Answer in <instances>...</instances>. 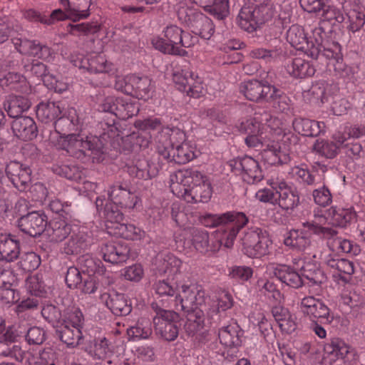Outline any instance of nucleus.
Masks as SVG:
<instances>
[{
	"mask_svg": "<svg viewBox=\"0 0 365 365\" xmlns=\"http://www.w3.org/2000/svg\"><path fill=\"white\" fill-rule=\"evenodd\" d=\"M302 278H305L312 285H319L326 281L324 272L315 264L305 262L300 268Z\"/></svg>",
	"mask_w": 365,
	"mask_h": 365,
	"instance_id": "52",
	"label": "nucleus"
},
{
	"mask_svg": "<svg viewBox=\"0 0 365 365\" xmlns=\"http://www.w3.org/2000/svg\"><path fill=\"white\" fill-rule=\"evenodd\" d=\"M176 182L184 188H190L192 185L205 182L207 176L195 168H190L177 171L175 174Z\"/></svg>",
	"mask_w": 365,
	"mask_h": 365,
	"instance_id": "41",
	"label": "nucleus"
},
{
	"mask_svg": "<svg viewBox=\"0 0 365 365\" xmlns=\"http://www.w3.org/2000/svg\"><path fill=\"white\" fill-rule=\"evenodd\" d=\"M108 197L110 202L121 208L133 209L138 202L137 195L122 184L111 186L108 190Z\"/></svg>",
	"mask_w": 365,
	"mask_h": 365,
	"instance_id": "23",
	"label": "nucleus"
},
{
	"mask_svg": "<svg viewBox=\"0 0 365 365\" xmlns=\"http://www.w3.org/2000/svg\"><path fill=\"white\" fill-rule=\"evenodd\" d=\"M218 20H223L230 14L229 0H192Z\"/></svg>",
	"mask_w": 365,
	"mask_h": 365,
	"instance_id": "36",
	"label": "nucleus"
},
{
	"mask_svg": "<svg viewBox=\"0 0 365 365\" xmlns=\"http://www.w3.org/2000/svg\"><path fill=\"white\" fill-rule=\"evenodd\" d=\"M164 37H155L152 44L155 49L165 54L185 56L187 52L183 48L194 45V38L176 25L170 24L163 30Z\"/></svg>",
	"mask_w": 365,
	"mask_h": 365,
	"instance_id": "4",
	"label": "nucleus"
},
{
	"mask_svg": "<svg viewBox=\"0 0 365 365\" xmlns=\"http://www.w3.org/2000/svg\"><path fill=\"white\" fill-rule=\"evenodd\" d=\"M98 110L110 113L118 118L127 120L139 112V107L130 98L108 96L100 103Z\"/></svg>",
	"mask_w": 365,
	"mask_h": 365,
	"instance_id": "11",
	"label": "nucleus"
},
{
	"mask_svg": "<svg viewBox=\"0 0 365 365\" xmlns=\"http://www.w3.org/2000/svg\"><path fill=\"white\" fill-rule=\"evenodd\" d=\"M36 113L39 120L43 123H48L56 120L61 114V103L41 102L36 106Z\"/></svg>",
	"mask_w": 365,
	"mask_h": 365,
	"instance_id": "45",
	"label": "nucleus"
},
{
	"mask_svg": "<svg viewBox=\"0 0 365 365\" xmlns=\"http://www.w3.org/2000/svg\"><path fill=\"white\" fill-rule=\"evenodd\" d=\"M330 223L334 226L345 227L356 217L353 207L348 208L331 207L328 210Z\"/></svg>",
	"mask_w": 365,
	"mask_h": 365,
	"instance_id": "44",
	"label": "nucleus"
},
{
	"mask_svg": "<svg viewBox=\"0 0 365 365\" xmlns=\"http://www.w3.org/2000/svg\"><path fill=\"white\" fill-rule=\"evenodd\" d=\"M287 72L294 78H304L311 77L315 73V68L312 64L301 58H294L287 66Z\"/></svg>",
	"mask_w": 365,
	"mask_h": 365,
	"instance_id": "47",
	"label": "nucleus"
},
{
	"mask_svg": "<svg viewBox=\"0 0 365 365\" xmlns=\"http://www.w3.org/2000/svg\"><path fill=\"white\" fill-rule=\"evenodd\" d=\"M23 32L24 28L17 19L6 16L0 17V44L10 37L22 35Z\"/></svg>",
	"mask_w": 365,
	"mask_h": 365,
	"instance_id": "43",
	"label": "nucleus"
},
{
	"mask_svg": "<svg viewBox=\"0 0 365 365\" xmlns=\"http://www.w3.org/2000/svg\"><path fill=\"white\" fill-rule=\"evenodd\" d=\"M31 101L28 98L22 96H12L4 103L5 110L10 118H16L31 107Z\"/></svg>",
	"mask_w": 365,
	"mask_h": 365,
	"instance_id": "46",
	"label": "nucleus"
},
{
	"mask_svg": "<svg viewBox=\"0 0 365 365\" xmlns=\"http://www.w3.org/2000/svg\"><path fill=\"white\" fill-rule=\"evenodd\" d=\"M249 222L248 217L242 212L230 211L222 214H207L203 217L202 223L206 227L222 226V237L220 243L229 248L233 245L240 230Z\"/></svg>",
	"mask_w": 365,
	"mask_h": 365,
	"instance_id": "2",
	"label": "nucleus"
},
{
	"mask_svg": "<svg viewBox=\"0 0 365 365\" xmlns=\"http://www.w3.org/2000/svg\"><path fill=\"white\" fill-rule=\"evenodd\" d=\"M173 80L178 86V89L185 92L187 96L195 98L202 96L203 87L201 80L194 72L187 69L176 71L173 73Z\"/></svg>",
	"mask_w": 365,
	"mask_h": 365,
	"instance_id": "14",
	"label": "nucleus"
},
{
	"mask_svg": "<svg viewBox=\"0 0 365 365\" xmlns=\"http://www.w3.org/2000/svg\"><path fill=\"white\" fill-rule=\"evenodd\" d=\"M205 301V294L201 286L182 284L175 306L178 310H190L202 305Z\"/></svg>",
	"mask_w": 365,
	"mask_h": 365,
	"instance_id": "15",
	"label": "nucleus"
},
{
	"mask_svg": "<svg viewBox=\"0 0 365 365\" xmlns=\"http://www.w3.org/2000/svg\"><path fill=\"white\" fill-rule=\"evenodd\" d=\"M71 232V225L63 220H54L47 223L45 235L51 242H58L65 240Z\"/></svg>",
	"mask_w": 365,
	"mask_h": 365,
	"instance_id": "39",
	"label": "nucleus"
},
{
	"mask_svg": "<svg viewBox=\"0 0 365 365\" xmlns=\"http://www.w3.org/2000/svg\"><path fill=\"white\" fill-rule=\"evenodd\" d=\"M300 137L292 132L284 133L277 145L266 151V155L272 165H283L290 162L293 156L299 155L302 144Z\"/></svg>",
	"mask_w": 365,
	"mask_h": 365,
	"instance_id": "7",
	"label": "nucleus"
},
{
	"mask_svg": "<svg viewBox=\"0 0 365 365\" xmlns=\"http://www.w3.org/2000/svg\"><path fill=\"white\" fill-rule=\"evenodd\" d=\"M14 135L23 140H31L37 137L38 128L34 120L29 116H20L11 123Z\"/></svg>",
	"mask_w": 365,
	"mask_h": 365,
	"instance_id": "26",
	"label": "nucleus"
},
{
	"mask_svg": "<svg viewBox=\"0 0 365 365\" xmlns=\"http://www.w3.org/2000/svg\"><path fill=\"white\" fill-rule=\"evenodd\" d=\"M244 331L235 322L219 328L218 338L220 342L230 349H237L242 345Z\"/></svg>",
	"mask_w": 365,
	"mask_h": 365,
	"instance_id": "27",
	"label": "nucleus"
},
{
	"mask_svg": "<svg viewBox=\"0 0 365 365\" xmlns=\"http://www.w3.org/2000/svg\"><path fill=\"white\" fill-rule=\"evenodd\" d=\"M9 181L20 192H25L31 184L32 170L29 165L17 160H11L5 168Z\"/></svg>",
	"mask_w": 365,
	"mask_h": 365,
	"instance_id": "13",
	"label": "nucleus"
},
{
	"mask_svg": "<svg viewBox=\"0 0 365 365\" xmlns=\"http://www.w3.org/2000/svg\"><path fill=\"white\" fill-rule=\"evenodd\" d=\"M91 235L84 231L73 233L61 247V252L67 255H76L89 250L93 244Z\"/></svg>",
	"mask_w": 365,
	"mask_h": 365,
	"instance_id": "20",
	"label": "nucleus"
},
{
	"mask_svg": "<svg viewBox=\"0 0 365 365\" xmlns=\"http://www.w3.org/2000/svg\"><path fill=\"white\" fill-rule=\"evenodd\" d=\"M287 40L297 50L307 47V37L304 29L299 25L294 24L289 27L287 31Z\"/></svg>",
	"mask_w": 365,
	"mask_h": 365,
	"instance_id": "55",
	"label": "nucleus"
},
{
	"mask_svg": "<svg viewBox=\"0 0 365 365\" xmlns=\"http://www.w3.org/2000/svg\"><path fill=\"white\" fill-rule=\"evenodd\" d=\"M294 130L302 135L317 137L324 128V123L303 118H295L292 121Z\"/></svg>",
	"mask_w": 365,
	"mask_h": 365,
	"instance_id": "37",
	"label": "nucleus"
},
{
	"mask_svg": "<svg viewBox=\"0 0 365 365\" xmlns=\"http://www.w3.org/2000/svg\"><path fill=\"white\" fill-rule=\"evenodd\" d=\"M18 262L19 267L26 272L36 269L41 264L40 257L35 252H30L22 254Z\"/></svg>",
	"mask_w": 365,
	"mask_h": 365,
	"instance_id": "64",
	"label": "nucleus"
},
{
	"mask_svg": "<svg viewBox=\"0 0 365 365\" xmlns=\"http://www.w3.org/2000/svg\"><path fill=\"white\" fill-rule=\"evenodd\" d=\"M241 241L242 250L249 257H261L268 255L272 246L267 231L257 227L248 228Z\"/></svg>",
	"mask_w": 365,
	"mask_h": 365,
	"instance_id": "8",
	"label": "nucleus"
},
{
	"mask_svg": "<svg viewBox=\"0 0 365 365\" xmlns=\"http://www.w3.org/2000/svg\"><path fill=\"white\" fill-rule=\"evenodd\" d=\"M48 217L41 211H31L19 217L17 225L19 230L30 237H36L45 232Z\"/></svg>",
	"mask_w": 365,
	"mask_h": 365,
	"instance_id": "16",
	"label": "nucleus"
},
{
	"mask_svg": "<svg viewBox=\"0 0 365 365\" xmlns=\"http://www.w3.org/2000/svg\"><path fill=\"white\" fill-rule=\"evenodd\" d=\"M273 188L278 193L277 205L287 213H292L300 204L297 189L282 180L274 183Z\"/></svg>",
	"mask_w": 365,
	"mask_h": 365,
	"instance_id": "17",
	"label": "nucleus"
},
{
	"mask_svg": "<svg viewBox=\"0 0 365 365\" xmlns=\"http://www.w3.org/2000/svg\"><path fill=\"white\" fill-rule=\"evenodd\" d=\"M72 62L75 66L86 69L91 73L108 72L111 66L104 56L100 54L87 58L81 56L76 60H72Z\"/></svg>",
	"mask_w": 365,
	"mask_h": 365,
	"instance_id": "28",
	"label": "nucleus"
},
{
	"mask_svg": "<svg viewBox=\"0 0 365 365\" xmlns=\"http://www.w3.org/2000/svg\"><path fill=\"white\" fill-rule=\"evenodd\" d=\"M311 233L312 232L308 229L292 230L284 239V245L299 251H304L311 245Z\"/></svg>",
	"mask_w": 365,
	"mask_h": 365,
	"instance_id": "42",
	"label": "nucleus"
},
{
	"mask_svg": "<svg viewBox=\"0 0 365 365\" xmlns=\"http://www.w3.org/2000/svg\"><path fill=\"white\" fill-rule=\"evenodd\" d=\"M125 168L130 177L144 180H150L157 175L155 165L144 158H136L130 165H126Z\"/></svg>",
	"mask_w": 365,
	"mask_h": 365,
	"instance_id": "29",
	"label": "nucleus"
},
{
	"mask_svg": "<svg viewBox=\"0 0 365 365\" xmlns=\"http://www.w3.org/2000/svg\"><path fill=\"white\" fill-rule=\"evenodd\" d=\"M178 285L169 282V279L155 281L153 289L158 299L163 302V305L168 307L171 302L176 303L178 292Z\"/></svg>",
	"mask_w": 365,
	"mask_h": 365,
	"instance_id": "32",
	"label": "nucleus"
},
{
	"mask_svg": "<svg viewBox=\"0 0 365 365\" xmlns=\"http://www.w3.org/2000/svg\"><path fill=\"white\" fill-rule=\"evenodd\" d=\"M227 164L235 175L240 176L248 184L258 183L264 178V172L259 162L250 156L233 158Z\"/></svg>",
	"mask_w": 365,
	"mask_h": 365,
	"instance_id": "10",
	"label": "nucleus"
},
{
	"mask_svg": "<svg viewBox=\"0 0 365 365\" xmlns=\"http://www.w3.org/2000/svg\"><path fill=\"white\" fill-rule=\"evenodd\" d=\"M301 307L302 312L309 317L312 322H319L321 324H330L334 319L329 308L320 299L312 296L305 297L302 299Z\"/></svg>",
	"mask_w": 365,
	"mask_h": 365,
	"instance_id": "12",
	"label": "nucleus"
},
{
	"mask_svg": "<svg viewBox=\"0 0 365 365\" xmlns=\"http://www.w3.org/2000/svg\"><path fill=\"white\" fill-rule=\"evenodd\" d=\"M182 266V261L171 253H161L156 257V269L160 275H176L180 272Z\"/></svg>",
	"mask_w": 365,
	"mask_h": 365,
	"instance_id": "33",
	"label": "nucleus"
},
{
	"mask_svg": "<svg viewBox=\"0 0 365 365\" xmlns=\"http://www.w3.org/2000/svg\"><path fill=\"white\" fill-rule=\"evenodd\" d=\"M178 19L195 35L210 39L215 32L212 21L197 9L180 5L177 9Z\"/></svg>",
	"mask_w": 365,
	"mask_h": 365,
	"instance_id": "6",
	"label": "nucleus"
},
{
	"mask_svg": "<svg viewBox=\"0 0 365 365\" xmlns=\"http://www.w3.org/2000/svg\"><path fill=\"white\" fill-rule=\"evenodd\" d=\"M127 331L128 336L133 339H148L152 334L151 322L148 318L141 317Z\"/></svg>",
	"mask_w": 365,
	"mask_h": 365,
	"instance_id": "58",
	"label": "nucleus"
},
{
	"mask_svg": "<svg viewBox=\"0 0 365 365\" xmlns=\"http://www.w3.org/2000/svg\"><path fill=\"white\" fill-rule=\"evenodd\" d=\"M92 343L93 347L90 354L93 359L104 360L113 355L114 346L110 339L106 336L95 337Z\"/></svg>",
	"mask_w": 365,
	"mask_h": 365,
	"instance_id": "48",
	"label": "nucleus"
},
{
	"mask_svg": "<svg viewBox=\"0 0 365 365\" xmlns=\"http://www.w3.org/2000/svg\"><path fill=\"white\" fill-rule=\"evenodd\" d=\"M157 138L158 142L157 150L160 155V151H162L163 148L169 150L176 147L177 145L185 143V133L182 130L176 127H165L162 128Z\"/></svg>",
	"mask_w": 365,
	"mask_h": 365,
	"instance_id": "24",
	"label": "nucleus"
},
{
	"mask_svg": "<svg viewBox=\"0 0 365 365\" xmlns=\"http://www.w3.org/2000/svg\"><path fill=\"white\" fill-rule=\"evenodd\" d=\"M52 170L55 174L70 180L78 181L81 178L79 168L74 165L54 164Z\"/></svg>",
	"mask_w": 365,
	"mask_h": 365,
	"instance_id": "63",
	"label": "nucleus"
},
{
	"mask_svg": "<svg viewBox=\"0 0 365 365\" xmlns=\"http://www.w3.org/2000/svg\"><path fill=\"white\" fill-rule=\"evenodd\" d=\"M211 196L212 187L208 179L190 188H184V197L188 202H207Z\"/></svg>",
	"mask_w": 365,
	"mask_h": 365,
	"instance_id": "31",
	"label": "nucleus"
},
{
	"mask_svg": "<svg viewBox=\"0 0 365 365\" xmlns=\"http://www.w3.org/2000/svg\"><path fill=\"white\" fill-rule=\"evenodd\" d=\"M91 1V0H60V4L63 9H68L70 16H71V20L77 21L89 16Z\"/></svg>",
	"mask_w": 365,
	"mask_h": 365,
	"instance_id": "38",
	"label": "nucleus"
},
{
	"mask_svg": "<svg viewBox=\"0 0 365 365\" xmlns=\"http://www.w3.org/2000/svg\"><path fill=\"white\" fill-rule=\"evenodd\" d=\"M56 146L59 150L66 151L68 155L82 161L92 158L99 159L103 153L101 141L96 136H84L72 133L59 135Z\"/></svg>",
	"mask_w": 365,
	"mask_h": 365,
	"instance_id": "1",
	"label": "nucleus"
},
{
	"mask_svg": "<svg viewBox=\"0 0 365 365\" xmlns=\"http://www.w3.org/2000/svg\"><path fill=\"white\" fill-rule=\"evenodd\" d=\"M163 148L160 151V156L163 159L178 164H185L195 158V148L188 143L177 145L169 150Z\"/></svg>",
	"mask_w": 365,
	"mask_h": 365,
	"instance_id": "25",
	"label": "nucleus"
},
{
	"mask_svg": "<svg viewBox=\"0 0 365 365\" xmlns=\"http://www.w3.org/2000/svg\"><path fill=\"white\" fill-rule=\"evenodd\" d=\"M103 259L111 264L124 262L128 258L129 249L120 243H106L101 248Z\"/></svg>",
	"mask_w": 365,
	"mask_h": 365,
	"instance_id": "34",
	"label": "nucleus"
},
{
	"mask_svg": "<svg viewBox=\"0 0 365 365\" xmlns=\"http://www.w3.org/2000/svg\"><path fill=\"white\" fill-rule=\"evenodd\" d=\"M190 237L192 245L197 251L206 253L212 250L210 248L209 234L206 230L193 227L190 230Z\"/></svg>",
	"mask_w": 365,
	"mask_h": 365,
	"instance_id": "59",
	"label": "nucleus"
},
{
	"mask_svg": "<svg viewBox=\"0 0 365 365\" xmlns=\"http://www.w3.org/2000/svg\"><path fill=\"white\" fill-rule=\"evenodd\" d=\"M264 103H269L277 112H286L290 108V98L280 89L272 86Z\"/></svg>",
	"mask_w": 365,
	"mask_h": 365,
	"instance_id": "50",
	"label": "nucleus"
},
{
	"mask_svg": "<svg viewBox=\"0 0 365 365\" xmlns=\"http://www.w3.org/2000/svg\"><path fill=\"white\" fill-rule=\"evenodd\" d=\"M41 315L54 329L59 327L63 320L61 309L52 304H45L42 307Z\"/></svg>",
	"mask_w": 365,
	"mask_h": 365,
	"instance_id": "62",
	"label": "nucleus"
},
{
	"mask_svg": "<svg viewBox=\"0 0 365 365\" xmlns=\"http://www.w3.org/2000/svg\"><path fill=\"white\" fill-rule=\"evenodd\" d=\"M77 264L83 273L88 275L105 274L106 268L101 259L89 254L83 255L78 258Z\"/></svg>",
	"mask_w": 365,
	"mask_h": 365,
	"instance_id": "49",
	"label": "nucleus"
},
{
	"mask_svg": "<svg viewBox=\"0 0 365 365\" xmlns=\"http://www.w3.org/2000/svg\"><path fill=\"white\" fill-rule=\"evenodd\" d=\"M0 355L10 357L19 362H23L28 359L30 353L23 350L19 344L1 343L0 345Z\"/></svg>",
	"mask_w": 365,
	"mask_h": 365,
	"instance_id": "60",
	"label": "nucleus"
},
{
	"mask_svg": "<svg viewBox=\"0 0 365 365\" xmlns=\"http://www.w3.org/2000/svg\"><path fill=\"white\" fill-rule=\"evenodd\" d=\"M129 81V83H125L124 87L122 86L123 82L119 81L116 83L115 88L127 93H132L133 91L138 98L146 100L150 97L151 80L148 76H133Z\"/></svg>",
	"mask_w": 365,
	"mask_h": 365,
	"instance_id": "22",
	"label": "nucleus"
},
{
	"mask_svg": "<svg viewBox=\"0 0 365 365\" xmlns=\"http://www.w3.org/2000/svg\"><path fill=\"white\" fill-rule=\"evenodd\" d=\"M341 49V45L338 42H332L327 47L323 46L321 58H324L331 61L335 70H342L344 65Z\"/></svg>",
	"mask_w": 365,
	"mask_h": 365,
	"instance_id": "54",
	"label": "nucleus"
},
{
	"mask_svg": "<svg viewBox=\"0 0 365 365\" xmlns=\"http://www.w3.org/2000/svg\"><path fill=\"white\" fill-rule=\"evenodd\" d=\"M273 274L280 282L294 289H298L304 284L301 274L286 264L277 266Z\"/></svg>",
	"mask_w": 365,
	"mask_h": 365,
	"instance_id": "35",
	"label": "nucleus"
},
{
	"mask_svg": "<svg viewBox=\"0 0 365 365\" xmlns=\"http://www.w3.org/2000/svg\"><path fill=\"white\" fill-rule=\"evenodd\" d=\"M119 205L113 204L110 202H106L103 208V216L108 223L106 225L108 228H114L117 227V224L121 223L123 220V214L119 209Z\"/></svg>",
	"mask_w": 365,
	"mask_h": 365,
	"instance_id": "61",
	"label": "nucleus"
},
{
	"mask_svg": "<svg viewBox=\"0 0 365 365\" xmlns=\"http://www.w3.org/2000/svg\"><path fill=\"white\" fill-rule=\"evenodd\" d=\"M78 119L76 110L71 109L68 111V115L58 117L54 123L55 129L60 135H67L69 132L76 130Z\"/></svg>",
	"mask_w": 365,
	"mask_h": 365,
	"instance_id": "51",
	"label": "nucleus"
},
{
	"mask_svg": "<svg viewBox=\"0 0 365 365\" xmlns=\"http://www.w3.org/2000/svg\"><path fill=\"white\" fill-rule=\"evenodd\" d=\"M313 150L327 159L334 158L340 151L339 145L327 140H317L313 145Z\"/></svg>",
	"mask_w": 365,
	"mask_h": 365,
	"instance_id": "56",
	"label": "nucleus"
},
{
	"mask_svg": "<svg viewBox=\"0 0 365 365\" xmlns=\"http://www.w3.org/2000/svg\"><path fill=\"white\" fill-rule=\"evenodd\" d=\"M243 5L238 14L239 26L253 33L265 22L270 20L274 14L271 0H242Z\"/></svg>",
	"mask_w": 365,
	"mask_h": 365,
	"instance_id": "3",
	"label": "nucleus"
},
{
	"mask_svg": "<svg viewBox=\"0 0 365 365\" xmlns=\"http://www.w3.org/2000/svg\"><path fill=\"white\" fill-rule=\"evenodd\" d=\"M272 86L266 81L252 79L240 84V92L249 101L264 103Z\"/></svg>",
	"mask_w": 365,
	"mask_h": 365,
	"instance_id": "19",
	"label": "nucleus"
},
{
	"mask_svg": "<svg viewBox=\"0 0 365 365\" xmlns=\"http://www.w3.org/2000/svg\"><path fill=\"white\" fill-rule=\"evenodd\" d=\"M334 140L339 143L340 151L351 161H356L364 157V151L359 142L351 141L350 138L347 139L344 135L336 136Z\"/></svg>",
	"mask_w": 365,
	"mask_h": 365,
	"instance_id": "40",
	"label": "nucleus"
},
{
	"mask_svg": "<svg viewBox=\"0 0 365 365\" xmlns=\"http://www.w3.org/2000/svg\"><path fill=\"white\" fill-rule=\"evenodd\" d=\"M322 11V21L329 22L332 26H337L344 22L345 17L340 9L331 4L329 0L324 3Z\"/></svg>",
	"mask_w": 365,
	"mask_h": 365,
	"instance_id": "57",
	"label": "nucleus"
},
{
	"mask_svg": "<svg viewBox=\"0 0 365 365\" xmlns=\"http://www.w3.org/2000/svg\"><path fill=\"white\" fill-rule=\"evenodd\" d=\"M105 304L115 316L123 317L128 315L132 311L131 303L128 297L122 293L111 292L101 295Z\"/></svg>",
	"mask_w": 365,
	"mask_h": 365,
	"instance_id": "21",
	"label": "nucleus"
},
{
	"mask_svg": "<svg viewBox=\"0 0 365 365\" xmlns=\"http://www.w3.org/2000/svg\"><path fill=\"white\" fill-rule=\"evenodd\" d=\"M323 351V359L330 364L337 360H345L346 358L349 359V356L354 355V349L339 337L329 339L324 345Z\"/></svg>",
	"mask_w": 365,
	"mask_h": 365,
	"instance_id": "18",
	"label": "nucleus"
},
{
	"mask_svg": "<svg viewBox=\"0 0 365 365\" xmlns=\"http://www.w3.org/2000/svg\"><path fill=\"white\" fill-rule=\"evenodd\" d=\"M151 307L156 314L153 317L156 334L166 341H174L179 334L177 325L179 315L174 311L161 308L157 303H152Z\"/></svg>",
	"mask_w": 365,
	"mask_h": 365,
	"instance_id": "9",
	"label": "nucleus"
},
{
	"mask_svg": "<svg viewBox=\"0 0 365 365\" xmlns=\"http://www.w3.org/2000/svg\"><path fill=\"white\" fill-rule=\"evenodd\" d=\"M20 256L19 242L10 234L3 233L0 237V261L11 262Z\"/></svg>",
	"mask_w": 365,
	"mask_h": 365,
	"instance_id": "30",
	"label": "nucleus"
},
{
	"mask_svg": "<svg viewBox=\"0 0 365 365\" xmlns=\"http://www.w3.org/2000/svg\"><path fill=\"white\" fill-rule=\"evenodd\" d=\"M84 317L78 308H71L63 314V320L59 327L55 328V336L68 347H76L81 343V329Z\"/></svg>",
	"mask_w": 365,
	"mask_h": 365,
	"instance_id": "5",
	"label": "nucleus"
},
{
	"mask_svg": "<svg viewBox=\"0 0 365 365\" xmlns=\"http://www.w3.org/2000/svg\"><path fill=\"white\" fill-rule=\"evenodd\" d=\"M21 299L20 292L16 285L4 282L0 287V304L4 307H11Z\"/></svg>",
	"mask_w": 365,
	"mask_h": 365,
	"instance_id": "53",
	"label": "nucleus"
}]
</instances>
